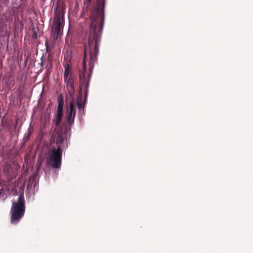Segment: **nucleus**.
Returning <instances> with one entry per match:
<instances>
[{
    "label": "nucleus",
    "instance_id": "nucleus-15",
    "mask_svg": "<svg viewBox=\"0 0 253 253\" xmlns=\"http://www.w3.org/2000/svg\"><path fill=\"white\" fill-rule=\"evenodd\" d=\"M28 135H29V134H25V136H24V139H26V140L28 139Z\"/></svg>",
    "mask_w": 253,
    "mask_h": 253
},
{
    "label": "nucleus",
    "instance_id": "nucleus-19",
    "mask_svg": "<svg viewBox=\"0 0 253 253\" xmlns=\"http://www.w3.org/2000/svg\"><path fill=\"white\" fill-rule=\"evenodd\" d=\"M50 66H51V65H50V64H49V68H50Z\"/></svg>",
    "mask_w": 253,
    "mask_h": 253
},
{
    "label": "nucleus",
    "instance_id": "nucleus-13",
    "mask_svg": "<svg viewBox=\"0 0 253 253\" xmlns=\"http://www.w3.org/2000/svg\"><path fill=\"white\" fill-rule=\"evenodd\" d=\"M43 56H42L41 58V63H40V65L42 67H43V61H42V59H43Z\"/></svg>",
    "mask_w": 253,
    "mask_h": 253
},
{
    "label": "nucleus",
    "instance_id": "nucleus-14",
    "mask_svg": "<svg viewBox=\"0 0 253 253\" xmlns=\"http://www.w3.org/2000/svg\"><path fill=\"white\" fill-rule=\"evenodd\" d=\"M90 1L87 0V1H84V4L88 5L90 4Z\"/></svg>",
    "mask_w": 253,
    "mask_h": 253
},
{
    "label": "nucleus",
    "instance_id": "nucleus-18",
    "mask_svg": "<svg viewBox=\"0 0 253 253\" xmlns=\"http://www.w3.org/2000/svg\"><path fill=\"white\" fill-rule=\"evenodd\" d=\"M37 34L36 33L35 35V33H34V37H37Z\"/></svg>",
    "mask_w": 253,
    "mask_h": 253
},
{
    "label": "nucleus",
    "instance_id": "nucleus-3",
    "mask_svg": "<svg viewBox=\"0 0 253 253\" xmlns=\"http://www.w3.org/2000/svg\"><path fill=\"white\" fill-rule=\"evenodd\" d=\"M68 147V140L63 134L59 135L56 140V147L48 154L47 162L53 168L59 169L61 165L62 149Z\"/></svg>",
    "mask_w": 253,
    "mask_h": 253
},
{
    "label": "nucleus",
    "instance_id": "nucleus-10",
    "mask_svg": "<svg viewBox=\"0 0 253 253\" xmlns=\"http://www.w3.org/2000/svg\"><path fill=\"white\" fill-rule=\"evenodd\" d=\"M70 67L69 65L67 64L65 67V71L64 74V82L66 83L68 80V78L69 74Z\"/></svg>",
    "mask_w": 253,
    "mask_h": 253
},
{
    "label": "nucleus",
    "instance_id": "nucleus-9",
    "mask_svg": "<svg viewBox=\"0 0 253 253\" xmlns=\"http://www.w3.org/2000/svg\"><path fill=\"white\" fill-rule=\"evenodd\" d=\"M85 73H84L83 75L80 76V85L81 87L83 86L85 88ZM86 96H85L84 99H85Z\"/></svg>",
    "mask_w": 253,
    "mask_h": 253
},
{
    "label": "nucleus",
    "instance_id": "nucleus-4",
    "mask_svg": "<svg viewBox=\"0 0 253 253\" xmlns=\"http://www.w3.org/2000/svg\"><path fill=\"white\" fill-rule=\"evenodd\" d=\"M25 211V199L23 194L19 195L17 202H13L10 210L11 223L17 224L23 217Z\"/></svg>",
    "mask_w": 253,
    "mask_h": 253
},
{
    "label": "nucleus",
    "instance_id": "nucleus-8",
    "mask_svg": "<svg viewBox=\"0 0 253 253\" xmlns=\"http://www.w3.org/2000/svg\"><path fill=\"white\" fill-rule=\"evenodd\" d=\"M63 113L56 112L54 116V119L53 120V123L56 126H58L62 120Z\"/></svg>",
    "mask_w": 253,
    "mask_h": 253
},
{
    "label": "nucleus",
    "instance_id": "nucleus-11",
    "mask_svg": "<svg viewBox=\"0 0 253 253\" xmlns=\"http://www.w3.org/2000/svg\"><path fill=\"white\" fill-rule=\"evenodd\" d=\"M77 107L78 108L79 112L81 113L82 109H84V104L82 103V100L78 99L76 102Z\"/></svg>",
    "mask_w": 253,
    "mask_h": 253
},
{
    "label": "nucleus",
    "instance_id": "nucleus-2",
    "mask_svg": "<svg viewBox=\"0 0 253 253\" xmlns=\"http://www.w3.org/2000/svg\"><path fill=\"white\" fill-rule=\"evenodd\" d=\"M65 5L64 1H53L52 9L55 13L51 28V35L55 41L62 33V29L64 22V13Z\"/></svg>",
    "mask_w": 253,
    "mask_h": 253
},
{
    "label": "nucleus",
    "instance_id": "nucleus-6",
    "mask_svg": "<svg viewBox=\"0 0 253 253\" xmlns=\"http://www.w3.org/2000/svg\"><path fill=\"white\" fill-rule=\"evenodd\" d=\"M33 188L34 192L37 191L38 189V180L35 176H31L29 178V183L27 189Z\"/></svg>",
    "mask_w": 253,
    "mask_h": 253
},
{
    "label": "nucleus",
    "instance_id": "nucleus-1",
    "mask_svg": "<svg viewBox=\"0 0 253 253\" xmlns=\"http://www.w3.org/2000/svg\"><path fill=\"white\" fill-rule=\"evenodd\" d=\"M105 1H96L91 10V23L90 31L87 35V42L84 43V59L83 68L84 71L86 68L85 59L89 54V70L87 80L85 82V96L89 85V80L91 76L92 70L97 59L99 52L102 31L104 22Z\"/></svg>",
    "mask_w": 253,
    "mask_h": 253
},
{
    "label": "nucleus",
    "instance_id": "nucleus-16",
    "mask_svg": "<svg viewBox=\"0 0 253 253\" xmlns=\"http://www.w3.org/2000/svg\"><path fill=\"white\" fill-rule=\"evenodd\" d=\"M45 46H46V49H47V48H48V42H47V41H46V42H45Z\"/></svg>",
    "mask_w": 253,
    "mask_h": 253
},
{
    "label": "nucleus",
    "instance_id": "nucleus-7",
    "mask_svg": "<svg viewBox=\"0 0 253 253\" xmlns=\"http://www.w3.org/2000/svg\"><path fill=\"white\" fill-rule=\"evenodd\" d=\"M58 102V106L56 110V112L63 113V105H64V100L63 98L61 95L57 99Z\"/></svg>",
    "mask_w": 253,
    "mask_h": 253
},
{
    "label": "nucleus",
    "instance_id": "nucleus-12",
    "mask_svg": "<svg viewBox=\"0 0 253 253\" xmlns=\"http://www.w3.org/2000/svg\"><path fill=\"white\" fill-rule=\"evenodd\" d=\"M67 87L68 88L70 92H74V88L73 84L72 83H71L69 82V81H67Z\"/></svg>",
    "mask_w": 253,
    "mask_h": 253
},
{
    "label": "nucleus",
    "instance_id": "nucleus-17",
    "mask_svg": "<svg viewBox=\"0 0 253 253\" xmlns=\"http://www.w3.org/2000/svg\"><path fill=\"white\" fill-rule=\"evenodd\" d=\"M37 34L36 33L35 35V33H34V37H37Z\"/></svg>",
    "mask_w": 253,
    "mask_h": 253
},
{
    "label": "nucleus",
    "instance_id": "nucleus-5",
    "mask_svg": "<svg viewBox=\"0 0 253 253\" xmlns=\"http://www.w3.org/2000/svg\"><path fill=\"white\" fill-rule=\"evenodd\" d=\"M76 116V109L73 102L69 104L68 107H67L66 111V118L67 123L69 126H71L74 123L75 118Z\"/></svg>",
    "mask_w": 253,
    "mask_h": 253
}]
</instances>
